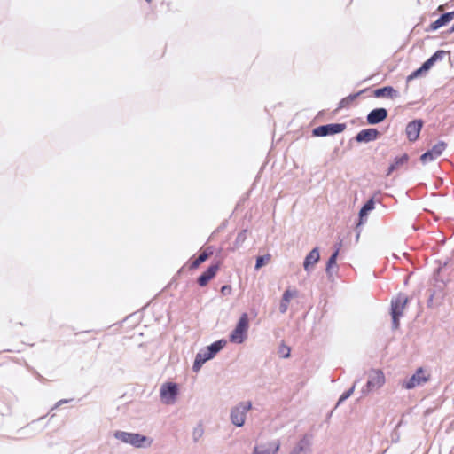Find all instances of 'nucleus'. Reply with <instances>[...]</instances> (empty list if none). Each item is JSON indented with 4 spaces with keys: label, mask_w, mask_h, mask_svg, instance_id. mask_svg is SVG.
<instances>
[{
    "label": "nucleus",
    "mask_w": 454,
    "mask_h": 454,
    "mask_svg": "<svg viewBox=\"0 0 454 454\" xmlns=\"http://www.w3.org/2000/svg\"><path fill=\"white\" fill-rule=\"evenodd\" d=\"M422 127L423 121L421 120H414L409 122L405 129L408 140L411 142L416 141L419 137Z\"/></svg>",
    "instance_id": "nucleus-11"
},
{
    "label": "nucleus",
    "mask_w": 454,
    "mask_h": 454,
    "mask_svg": "<svg viewBox=\"0 0 454 454\" xmlns=\"http://www.w3.org/2000/svg\"><path fill=\"white\" fill-rule=\"evenodd\" d=\"M374 208V201L372 199L369 200L364 207L361 208L359 215L360 218L363 219L365 217L369 211L372 210Z\"/></svg>",
    "instance_id": "nucleus-24"
},
{
    "label": "nucleus",
    "mask_w": 454,
    "mask_h": 454,
    "mask_svg": "<svg viewBox=\"0 0 454 454\" xmlns=\"http://www.w3.org/2000/svg\"><path fill=\"white\" fill-rule=\"evenodd\" d=\"M280 448L278 440H270L260 442L254 449V454H277Z\"/></svg>",
    "instance_id": "nucleus-8"
},
{
    "label": "nucleus",
    "mask_w": 454,
    "mask_h": 454,
    "mask_svg": "<svg viewBox=\"0 0 454 454\" xmlns=\"http://www.w3.org/2000/svg\"><path fill=\"white\" fill-rule=\"evenodd\" d=\"M271 260V255L270 254H267L263 256H259L256 259V264L255 269L259 270L262 268L264 264L269 263Z\"/></svg>",
    "instance_id": "nucleus-26"
},
{
    "label": "nucleus",
    "mask_w": 454,
    "mask_h": 454,
    "mask_svg": "<svg viewBox=\"0 0 454 454\" xmlns=\"http://www.w3.org/2000/svg\"><path fill=\"white\" fill-rule=\"evenodd\" d=\"M208 356V350L206 349L203 352H200L197 354L194 364H193V370L195 372L199 371L201 367V365L210 358H207Z\"/></svg>",
    "instance_id": "nucleus-22"
},
{
    "label": "nucleus",
    "mask_w": 454,
    "mask_h": 454,
    "mask_svg": "<svg viewBox=\"0 0 454 454\" xmlns=\"http://www.w3.org/2000/svg\"><path fill=\"white\" fill-rule=\"evenodd\" d=\"M296 294V292H292L290 290H286L282 296L281 303H280V311L282 313L286 312L288 309V304Z\"/></svg>",
    "instance_id": "nucleus-21"
},
{
    "label": "nucleus",
    "mask_w": 454,
    "mask_h": 454,
    "mask_svg": "<svg viewBox=\"0 0 454 454\" xmlns=\"http://www.w3.org/2000/svg\"><path fill=\"white\" fill-rule=\"evenodd\" d=\"M385 383V376L381 371H374L367 382V388L372 390L379 388Z\"/></svg>",
    "instance_id": "nucleus-14"
},
{
    "label": "nucleus",
    "mask_w": 454,
    "mask_h": 454,
    "mask_svg": "<svg viewBox=\"0 0 454 454\" xmlns=\"http://www.w3.org/2000/svg\"><path fill=\"white\" fill-rule=\"evenodd\" d=\"M408 301L406 295L399 294L391 301L392 323L395 329L399 327V318L403 315Z\"/></svg>",
    "instance_id": "nucleus-1"
},
{
    "label": "nucleus",
    "mask_w": 454,
    "mask_h": 454,
    "mask_svg": "<svg viewBox=\"0 0 454 454\" xmlns=\"http://www.w3.org/2000/svg\"><path fill=\"white\" fill-rule=\"evenodd\" d=\"M220 269V262H216L215 264H211L206 271H204L199 278H198V284L200 286H206L208 282L213 279L215 275L217 274L218 270Z\"/></svg>",
    "instance_id": "nucleus-12"
},
{
    "label": "nucleus",
    "mask_w": 454,
    "mask_h": 454,
    "mask_svg": "<svg viewBox=\"0 0 454 454\" xmlns=\"http://www.w3.org/2000/svg\"><path fill=\"white\" fill-rule=\"evenodd\" d=\"M442 10H443V6H442V5H440V6L438 7V11H442Z\"/></svg>",
    "instance_id": "nucleus-31"
},
{
    "label": "nucleus",
    "mask_w": 454,
    "mask_h": 454,
    "mask_svg": "<svg viewBox=\"0 0 454 454\" xmlns=\"http://www.w3.org/2000/svg\"><path fill=\"white\" fill-rule=\"evenodd\" d=\"M444 51H437L433 56H431L423 65L414 72H412L407 78L408 81L413 80L419 76L423 72L429 70L437 59H441L444 55Z\"/></svg>",
    "instance_id": "nucleus-9"
},
{
    "label": "nucleus",
    "mask_w": 454,
    "mask_h": 454,
    "mask_svg": "<svg viewBox=\"0 0 454 454\" xmlns=\"http://www.w3.org/2000/svg\"><path fill=\"white\" fill-rule=\"evenodd\" d=\"M353 390H354V387L352 388H350L349 390H348L347 392L343 393L342 395L340 396V398L339 399V403L343 402L344 400H346L347 398H348L351 394L353 393Z\"/></svg>",
    "instance_id": "nucleus-29"
},
{
    "label": "nucleus",
    "mask_w": 454,
    "mask_h": 454,
    "mask_svg": "<svg viewBox=\"0 0 454 454\" xmlns=\"http://www.w3.org/2000/svg\"><path fill=\"white\" fill-rule=\"evenodd\" d=\"M346 129L344 123H333L322 125L313 130V134L317 137H325L327 135H333L342 132Z\"/></svg>",
    "instance_id": "nucleus-6"
},
{
    "label": "nucleus",
    "mask_w": 454,
    "mask_h": 454,
    "mask_svg": "<svg viewBox=\"0 0 454 454\" xmlns=\"http://www.w3.org/2000/svg\"><path fill=\"white\" fill-rule=\"evenodd\" d=\"M115 438L125 442L129 443L135 447H143L145 445H150L152 441L147 437L141 435L139 434L127 433L118 431L114 434Z\"/></svg>",
    "instance_id": "nucleus-3"
},
{
    "label": "nucleus",
    "mask_w": 454,
    "mask_h": 454,
    "mask_svg": "<svg viewBox=\"0 0 454 454\" xmlns=\"http://www.w3.org/2000/svg\"><path fill=\"white\" fill-rule=\"evenodd\" d=\"M231 292V287L230 286H223L221 288V293L223 294H229Z\"/></svg>",
    "instance_id": "nucleus-30"
},
{
    "label": "nucleus",
    "mask_w": 454,
    "mask_h": 454,
    "mask_svg": "<svg viewBox=\"0 0 454 454\" xmlns=\"http://www.w3.org/2000/svg\"><path fill=\"white\" fill-rule=\"evenodd\" d=\"M446 147L447 144L445 142L441 141L437 143L432 147L431 150L426 152L420 156V160L423 163H427L434 160V159L442 155Z\"/></svg>",
    "instance_id": "nucleus-10"
},
{
    "label": "nucleus",
    "mask_w": 454,
    "mask_h": 454,
    "mask_svg": "<svg viewBox=\"0 0 454 454\" xmlns=\"http://www.w3.org/2000/svg\"><path fill=\"white\" fill-rule=\"evenodd\" d=\"M387 116V111L385 108H376L368 114L367 122L371 125L378 124L383 121Z\"/></svg>",
    "instance_id": "nucleus-13"
},
{
    "label": "nucleus",
    "mask_w": 454,
    "mask_h": 454,
    "mask_svg": "<svg viewBox=\"0 0 454 454\" xmlns=\"http://www.w3.org/2000/svg\"><path fill=\"white\" fill-rule=\"evenodd\" d=\"M409 157L406 153L403 154L400 157H396L394 162L389 166L387 175L389 176L392 172L397 169L400 166L407 163Z\"/></svg>",
    "instance_id": "nucleus-20"
},
{
    "label": "nucleus",
    "mask_w": 454,
    "mask_h": 454,
    "mask_svg": "<svg viewBox=\"0 0 454 454\" xmlns=\"http://www.w3.org/2000/svg\"><path fill=\"white\" fill-rule=\"evenodd\" d=\"M252 404L250 402L241 403L235 407L231 412V419L237 427H241L245 423L246 413L251 409Z\"/></svg>",
    "instance_id": "nucleus-5"
},
{
    "label": "nucleus",
    "mask_w": 454,
    "mask_h": 454,
    "mask_svg": "<svg viewBox=\"0 0 454 454\" xmlns=\"http://www.w3.org/2000/svg\"><path fill=\"white\" fill-rule=\"evenodd\" d=\"M212 251H207V249L203 250L200 255L191 262L189 269L195 270L199 268V266L206 262L212 255Z\"/></svg>",
    "instance_id": "nucleus-19"
},
{
    "label": "nucleus",
    "mask_w": 454,
    "mask_h": 454,
    "mask_svg": "<svg viewBox=\"0 0 454 454\" xmlns=\"http://www.w3.org/2000/svg\"><path fill=\"white\" fill-rule=\"evenodd\" d=\"M291 349L288 346L282 343L278 348V355L283 358H287L290 356Z\"/></svg>",
    "instance_id": "nucleus-27"
},
{
    "label": "nucleus",
    "mask_w": 454,
    "mask_h": 454,
    "mask_svg": "<svg viewBox=\"0 0 454 454\" xmlns=\"http://www.w3.org/2000/svg\"><path fill=\"white\" fill-rule=\"evenodd\" d=\"M249 327V321H248V316L247 313H243L239 320L232 331V333L230 334V341L232 343H242L247 339V333Z\"/></svg>",
    "instance_id": "nucleus-2"
},
{
    "label": "nucleus",
    "mask_w": 454,
    "mask_h": 454,
    "mask_svg": "<svg viewBox=\"0 0 454 454\" xmlns=\"http://www.w3.org/2000/svg\"><path fill=\"white\" fill-rule=\"evenodd\" d=\"M339 250L340 249L337 248L336 251L329 258L328 262H327V266H326V270L327 271H330L332 266L336 264V260H337V256H338V254H339Z\"/></svg>",
    "instance_id": "nucleus-28"
},
{
    "label": "nucleus",
    "mask_w": 454,
    "mask_h": 454,
    "mask_svg": "<svg viewBox=\"0 0 454 454\" xmlns=\"http://www.w3.org/2000/svg\"><path fill=\"white\" fill-rule=\"evenodd\" d=\"M358 95H359V93L354 94V95H349V96L342 98L339 104V108L348 107L356 100V98H357Z\"/></svg>",
    "instance_id": "nucleus-25"
},
{
    "label": "nucleus",
    "mask_w": 454,
    "mask_h": 454,
    "mask_svg": "<svg viewBox=\"0 0 454 454\" xmlns=\"http://www.w3.org/2000/svg\"><path fill=\"white\" fill-rule=\"evenodd\" d=\"M454 19V12H450L447 13L442 14L439 19H437L435 21L432 22L430 24V30L434 31L436 30L446 24H448L450 21H451Z\"/></svg>",
    "instance_id": "nucleus-16"
},
{
    "label": "nucleus",
    "mask_w": 454,
    "mask_h": 454,
    "mask_svg": "<svg viewBox=\"0 0 454 454\" xmlns=\"http://www.w3.org/2000/svg\"><path fill=\"white\" fill-rule=\"evenodd\" d=\"M177 393L178 388L176 383H165L160 387L161 400L167 404H171L175 402Z\"/></svg>",
    "instance_id": "nucleus-7"
},
{
    "label": "nucleus",
    "mask_w": 454,
    "mask_h": 454,
    "mask_svg": "<svg viewBox=\"0 0 454 454\" xmlns=\"http://www.w3.org/2000/svg\"><path fill=\"white\" fill-rule=\"evenodd\" d=\"M379 131L375 129H366L361 130L356 137L358 142H370L378 137Z\"/></svg>",
    "instance_id": "nucleus-15"
},
{
    "label": "nucleus",
    "mask_w": 454,
    "mask_h": 454,
    "mask_svg": "<svg viewBox=\"0 0 454 454\" xmlns=\"http://www.w3.org/2000/svg\"><path fill=\"white\" fill-rule=\"evenodd\" d=\"M320 258L319 251L317 247L313 248L309 254L306 256L304 260V269L309 271L310 267L315 265Z\"/></svg>",
    "instance_id": "nucleus-18"
},
{
    "label": "nucleus",
    "mask_w": 454,
    "mask_h": 454,
    "mask_svg": "<svg viewBox=\"0 0 454 454\" xmlns=\"http://www.w3.org/2000/svg\"><path fill=\"white\" fill-rule=\"evenodd\" d=\"M450 32H454V25L451 27Z\"/></svg>",
    "instance_id": "nucleus-32"
},
{
    "label": "nucleus",
    "mask_w": 454,
    "mask_h": 454,
    "mask_svg": "<svg viewBox=\"0 0 454 454\" xmlns=\"http://www.w3.org/2000/svg\"><path fill=\"white\" fill-rule=\"evenodd\" d=\"M225 340H218L215 343H213L212 345H210L209 347L207 348V349L208 350V356L207 358H212L215 356V354L217 352H219L225 345Z\"/></svg>",
    "instance_id": "nucleus-23"
},
{
    "label": "nucleus",
    "mask_w": 454,
    "mask_h": 454,
    "mask_svg": "<svg viewBox=\"0 0 454 454\" xmlns=\"http://www.w3.org/2000/svg\"><path fill=\"white\" fill-rule=\"evenodd\" d=\"M429 379L430 374L420 367L408 380L403 382L402 386L405 389H412L425 384L429 380Z\"/></svg>",
    "instance_id": "nucleus-4"
},
{
    "label": "nucleus",
    "mask_w": 454,
    "mask_h": 454,
    "mask_svg": "<svg viewBox=\"0 0 454 454\" xmlns=\"http://www.w3.org/2000/svg\"><path fill=\"white\" fill-rule=\"evenodd\" d=\"M375 98H395L398 96V92L391 86H386L377 89L373 91Z\"/></svg>",
    "instance_id": "nucleus-17"
}]
</instances>
